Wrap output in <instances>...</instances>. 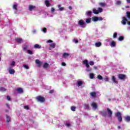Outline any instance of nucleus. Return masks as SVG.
<instances>
[{"label":"nucleus","mask_w":130,"mask_h":130,"mask_svg":"<svg viewBox=\"0 0 130 130\" xmlns=\"http://www.w3.org/2000/svg\"><path fill=\"white\" fill-rule=\"evenodd\" d=\"M116 117H117L118 121L121 122L122 121V117L121 116V113L120 112H117L115 114Z\"/></svg>","instance_id":"f257e3e1"},{"label":"nucleus","mask_w":130,"mask_h":130,"mask_svg":"<svg viewBox=\"0 0 130 130\" xmlns=\"http://www.w3.org/2000/svg\"><path fill=\"white\" fill-rule=\"evenodd\" d=\"M36 100L38 101L39 102H41L42 103H43V102H45V99L44 97L42 96H38L36 98Z\"/></svg>","instance_id":"f03ea898"},{"label":"nucleus","mask_w":130,"mask_h":130,"mask_svg":"<svg viewBox=\"0 0 130 130\" xmlns=\"http://www.w3.org/2000/svg\"><path fill=\"white\" fill-rule=\"evenodd\" d=\"M28 10L30 12H32L33 10H36V6L30 5L28 7Z\"/></svg>","instance_id":"7ed1b4c3"},{"label":"nucleus","mask_w":130,"mask_h":130,"mask_svg":"<svg viewBox=\"0 0 130 130\" xmlns=\"http://www.w3.org/2000/svg\"><path fill=\"white\" fill-rule=\"evenodd\" d=\"M77 83L78 87H81V86H83L84 87V86H85V83L82 81H78Z\"/></svg>","instance_id":"20e7f679"},{"label":"nucleus","mask_w":130,"mask_h":130,"mask_svg":"<svg viewBox=\"0 0 130 130\" xmlns=\"http://www.w3.org/2000/svg\"><path fill=\"white\" fill-rule=\"evenodd\" d=\"M85 24L86 23L83 19H80L78 22V25H79V26H84Z\"/></svg>","instance_id":"39448f33"},{"label":"nucleus","mask_w":130,"mask_h":130,"mask_svg":"<svg viewBox=\"0 0 130 130\" xmlns=\"http://www.w3.org/2000/svg\"><path fill=\"white\" fill-rule=\"evenodd\" d=\"M118 77L120 80H124V79L126 78V76L124 74H119Z\"/></svg>","instance_id":"423d86ee"},{"label":"nucleus","mask_w":130,"mask_h":130,"mask_svg":"<svg viewBox=\"0 0 130 130\" xmlns=\"http://www.w3.org/2000/svg\"><path fill=\"white\" fill-rule=\"evenodd\" d=\"M83 64H85L86 68H87V69H89V68H90V65L89 64V63H88V60H84L83 62H82Z\"/></svg>","instance_id":"0eeeda50"},{"label":"nucleus","mask_w":130,"mask_h":130,"mask_svg":"<svg viewBox=\"0 0 130 130\" xmlns=\"http://www.w3.org/2000/svg\"><path fill=\"white\" fill-rule=\"evenodd\" d=\"M107 111L109 114L108 116V117H111L112 116V111H111V110H110V109L109 108H107Z\"/></svg>","instance_id":"6e6552de"},{"label":"nucleus","mask_w":130,"mask_h":130,"mask_svg":"<svg viewBox=\"0 0 130 130\" xmlns=\"http://www.w3.org/2000/svg\"><path fill=\"white\" fill-rule=\"evenodd\" d=\"M126 22H127V19H126L125 17H123L122 20L121 21V23L123 25H125L126 24Z\"/></svg>","instance_id":"1a4fd4ad"},{"label":"nucleus","mask_w":130,"mask_h":130,"mask_svg":"<svg viewBox=\"0 0 130 130\" xmlns=\"http://www.w3.org/2000/svg\"><path fill=\"white\" fill-rule=\"evenodd\" d=\"M9 73L10 75H14V74L16 73V71H15V70L10 68L9 70Z\"/></svg>","instance_id":"9d476101"},{"label":"nucleus","mask_w":130,"mask_h":130,"mask_svg":"<svg viewBox=\"0 0 130 130\" xmlns=\"http://www.w3.org/2000/svg\"><path fill=\"white\" fill-rule=\"evenodd\" d=\"M112 80L113 83H115V84H118V82L116 81V78H115V76H113L112 77Z\"/></svg>","instance_id":"9b49d317"},{"label":"nucleus","mask_w":130,"mask_h":130,"mask_svg":"<svg viewBox=\"0 0 130 130\" xmlns=\"http://www.w3.org/2000/svg\"><path fill=\"white\" fill-rule=\"evenodd\" d=\"M110 45L111 47H115V46H116V43H115L114 41H112Z\"/></svg>","instance_id":"f8f14e48"},{"label":"nucleus","mask_w":130,"mask_h":130,"mask_svg":"<svg viewBox=\"0 0 130 130\" xmlns=\"http://www.w3.org/2000/svg\"><path fill=\"white\" fill-rule=\"evenodd\" d=\"M45 4L47 8H48V7H50L51 6L50 3H49V1L48 0L45 1Z\"/></svg>","instance_id":"ddd939ff"},{"label":"nucleus","mask_w":130,"mask_h":130,"mask_svg":"<svg viewBox=\"0 0 130 130\" xmlns=\"http://www.w3.org/2000/svg\"><path fill=\"white\" fill-rule=\"evenodd\" d=\"M36 63L38 64V68H40V67H41V61H40V60H39V59L36 60Z\"/></svg>","instance_id":"4468645a"},{"label":"nucleus","mask_w":130,"mask_h":130,"mask_svg":"<svg viewBox=\"0 0 130 130\" xmlns=\"http://www.w3.org/2000/svg\"><path fill=\"white\" fill-rule=\"evenodd\" d=\"M124 120L125 121H126V122H129L130 121V116H126L124 117Z\"/></svg>","instance_id":"2eb2a0df"},{"label":"nucleus","mask_w":130,"mask_h":130,"mask_svg":"<svg viewBox=\"0 0 130 130\" xmlns=\"http://www.w3.org/2000/svg\"><path fill=\"white\" fill-rule=\"evenodd\" d=\"M101 114L102 116H104L105 117H106V116H107V112L106 111H102L101 112Z\"/></svg>","instance_id":"dca6fc26"},{"label":"nucleus","mask_w":130,"mask_h":130,"mask_svg":"<svg viewBox=\"0 0 130 130\" xmlns=\"http://www.w3.org/2000/svg\"><path fill=\"white\" fill-rule=\"evenodd\" d=\"M102 45V43L100 42H97L95 43V47H100Z\"/></svg>","instance_id":"f3484780"},{"label":"nucleus","mask_w":130,"mask_h":130,"mask_svg":"<svg viewBox=\"0 0 130 130\" xmlns=\"http://www.w3.org/2000/svg\"><path fill=\"white\" fill-rule=\"evenodd\" d=\"M91 106L94 109H97V108H98V106H97V104H96V103H92L91 104Z\"/></svg>","instance_id":"a211bd4d"},{"label":"nucleus","mask_w":130,"mask_h":130,"mask_svg":"<svg viewBox=\"0 0 130 130\" xmlns=\"http://www.w3.org/2000/svg\"><path fill=\"white\" fill-rule=\"evenodd\" d=\"M93 22H97V21H99V17H93L92 18Z\"/></svg>","instance_id":"6ab92c4d"},{"label":"nucleus","mask_w":130,"mask_h":130,"mask_svg":"<svg viewBox=\"0 0 130 130\" xmlns=\"http://www.w3.org/2000/svg\"><path fill=\"white\" fill-rule=\"evenodd\" d=\"M15 41H16L17 43H22V41H23V39L21 38H17L15 39Z\"/></svg>","instance_id":"aec40b11"},{"label":"nucleus","mask_w":130,"mask_h":130,"mask_svg":"<svg viewBox=\"0 0 130 130\" xmlns=\"http://www.w3.org/2000/svg\"><path fill=\"white\" fill-rule=\"evenodd\" d=\"M90 95L91 96V97H96V95H97V93L95 92H90Z\"/></svg>","instance_id":"412c9836"},{"label":"nucleus","mask_w":130,"mask_h":130,"mask_svg":"<svg viewBox=\"0 0 130 130\" xmlns=\"http://www.w3.org/2000/svg\"><path fill=\"white\" fill-rule=\"evenodd\" d=\"M62 56L64 58H67V57H69V56H70V54L65 52L63 54Z\"/></svg>","instance_id":"4be33fe9"},{"label":"nucleus","mask_w":130,"mask_h":130,"mask_svg":"<svg viewBox=\"0 0 130 130\" xmlns=\"http://www.w3.org/2000/svg\"><path fill=\"white\" fill-rule=\"evenodd\" d=\"M34 48L40 49H41V46H40L39 44H36L34 46Z\"/></svg>","instance_id":"5701e85b"},{"label":"nucleus","mask_w":130,"mask_h":130,"mask_svg":"<svg viewBox=\"0 0 130 130\" xmlns=\"http://www.w3.org/2000/svg\"><path fill=\"white\" fill-rule=\"evenodd\" d=\"M6 116L7 122H10L11 121V118L8 115H6Z\"/></svg>","instance_id":"b1692460"},{"label":"nucleus","mask_w":130,"mask_h":130,"mask_svg":"<svg viewBox=\"0 0 130 130\" xmlns=\"http://www.w3.org/2000/svg\"><path fill=\"white\" fill-rule=\"evenodd\" d=\"M126 17L128 20H130V12H126Z\"/></svg>","instance_id":"393cba45"},{"label":"nucleus","mask_w":130,"mask_h":130,"mask_svg":"<svg viewBox=\"0 0 130 130\" xmlns=\"http://www.w3.org/2000/svg\"><path fill=\"white\" fill-rule=\"evenodd\" d=\"M17 92H19V93H20V94H22V93H23V89L21 88H17Z\"/></svg>","instance_id":"a878e982"},{"label":"nucleus","mask_w":130,"mask_h":130,"mask_svg":"<svg viewBox=\"0 0 130 130\" xmlns=\"http://www.w3.org/2000/svg\"><path fill=\"white\" fill-rule=\"evenodd\" d=\"M58 8L59 9V11H63L64 10V8L61 7V5H58Z\"/></svg>","instance_id":"bb28decb"},{"label":"nucleus","mask_w":130,"mask_h":130,"mask_svg":"<svg viewBox=\"0 0 130 130\" xmlns=\"http://www.w3.org/2000/svg\"><path fill=\"white\" fill-rule=\"evenodd\" d=\"M85 22L87 24H90V23H91V18H88L86 19L85 20Z\"/></svg>","instance_id":"cd10ccee"},{"label":"nucleus","mask_w":130,"mask_h":130,"mask_svg":"<svg viewBox=\"0 0 130 130\" xmlns=\"http://www.w3.org/2000/svg\"><path fill=\"white\" fill-rule=\"evenodd\" d=\"M124 39V37L123 36H120L118 39V41H122V40H123Z\"/></svg>","instance_id":"c85d7f7f"},{"label":"nucleus","mask_w":130,"mask_h":130,"mask_svg":"<svg viewBox=\"0 0 130 130\" xmlns=\"http://www.w3.org/2000/svg\"><path fill=\"white\" fill-rule=\"evenodd\" d=\"M48 66H49V64H48V63L45 62V63H44L43 67L44 69H47V68H48Z\"/></svg>","instance_id":"c756f323"},{"label":"nucleus","mask_w":130,"mask_h":130,"mask_svg":"<svg viewBox=\"0 0 130 130\" xmlns=\"http://www.w3.org/2000/svg\"><path fill=\"white\" fill-rule=\"evenodd\" d=\"M13 9L15 10V11H18V5H14L13 6Z\"/></svg>","instance_id":"7c9ffc66"},{"label":"nucleus","mask_w":130,"mask_h":130,"mask_svg":"<svg viewBox=\"0 0 130 130\" xmlns=\"http://www.w3.org/2000/svg\"><path fill=\"white\" fill-rule=\"evenodd\" d=\"M92 13H93V14H95V15H98V10H97L96 9H94L93 10V12H92Z\"/></svg>","instance_id":"2f4dec72"},{"label":"nucleus","mask_w":130,"mask_h":130,"mask_svg":"<svg viewBox=\"0 0 130 130\" xmlns=\"http://www.w3.org/2000/svg\"><path fill=\"white\" fill-rule=\"evenodd\" d=\"M98 13L99 14V13H102V12H103V9H102V8H99L98 9Z\"/></svg>","instance_id":"473e14b6"},{"label":"nucleus","mask_w":130,"mask_h":130,"mask_svg":"<svg viewBox=\"0 0 130 130\" xmlns=\"http://www.w3.org/2000/svg\"><path fill=\"white\" fill-rule=\"evenodd\" d=\"M99 5L100 7H105L106 6V4L104 3H100Z\"/></svg>","instance_id":"72a5a7b5"},{"label":"nucleus","mask_w":130,"mask_h":130,"mask_svg":"<svg viewBox=\"0 0 130 130\" xmlns=\"http://www.w3.org/2000/svg\"><path fill=\"white\" fill-rule=\"evenodd\" d=\"M94 74H93V73H90V74H89V77H90V79H94Z\"/></svg>","instance_id":"f704fd0d"},{"label":"nucleus","mask_w":130,"mask_h":130,"mask_svg":"<svg viewBox=\"0 0 130 130\" xmlns=\"http://www.w3.org/2000/svg\"><path fill=\"white\" fill-rule=\"evenodd\" d=\"M76 107L73 106L71 107V109L72 110V111H76Z\"/></svg>","instance_id":"c9c22d12"},{"label":"nucleus","mask_w":130,"mask_h":130,"mask_svg":"<svg viewBox=\"0 0 130 130\" xmlns=\"http://www.w3.org/2000/svg\"><path fill=\"white\" fill-rule=\"evenodd\" d=\"M50 47H51L52 48H55V44H51V45H50Z\"/></svg>","instance_id":"e433bc0d"},{"label":"nucleus","mask_w":130,"mask_h":130,"mask_svg":"<svg viewBox=\"0 0 130 130\" xmlns=\"http://www.w3.org/2000/svg\"><path fill=\"white\" fill-rule=\"evenodd\" d=\"M97 78L99 79V80H102L103 79V77H102V76L100 75H99L98 76H97Z\"/></svg>","instance_id":"4c0bfd02"},{"label":"nucleus","mask_w":130,"mask_h":130,"mask_svg":"<svg viewBox=\"0 0 130 130\" xmlns=\"http://www.w3.org/2000/svg\"><path fill=\"white\" fill-rule=\"evenodd\" d=\"M84 107L85 108H86V109H89V105L85 104Z\"/></svg>","instance_id":"58836bf2"},{"label":"nucleus","mask_w":130,"mask_h":130,"mask_svg":"<svg viewBox=\"0 0 130 130\" xmlns=\"http://www.w3.org/2000/svg\"><path fill=\"white\" fill-rule=\"evenodd\" d=\"M23 108H24V109H26V110H29L30 109L28 106H25L23 107Z\"/></svg>","instance_id":"ea45409f"},{"label":"nucleus","mask_w":130,"mask_h":130,"mask_svg":"<svg viewBox=\"0 0 130 130\" xmlns=\"http://www.w3.org/2000/svg\"><path fill=\"white\" fill-rule=\"evenodd\" d=\"M0 91L2 92H5V91H6V88L4 87H0Z\"/></svg>","instance_id":"a19ab883"},{"label":"nucleus","mask_w":130,"mask_h":130,"mask_svg":"<svg viewBox=\"0 0 130 130\" xmlns=\"http://www.w3.org/2000/svg\"><path fill=\"white\" fill-rule=\"evenodd\" d=\"M27 53H28V54H33V52H32V51L30 50H27Z\"/></svg>","instance_id":"79ce46f5"},{"label":"nucleus","mask_w":130,"mask_h":130,"mask_svg":"<svg viewBox=\"0 0 130 130\" xmlns=\"http://www.w3.org/2000/svg\"><path fill=\"white\" fill-rule=\"evenodd\" d=\"M94 63H95V62H94V61H89L90 66H94Z\"/></svg>","instance_id":"37998d69"},{"label":"nucleus","mask_w":130,"mask_h":130,"mask_svg":"<svg viewBox=\"0 0 130 130\" xmlns=\"http://www.w3.org/2000/svg\"><path fill=\"white\" fill-rule=\"evenodd\" d=\"M91 14H92V12H91V11L87 12L88 17H90L91 16Z\"/></svg>","instance_id":"c03bdc74"},{"label":"nucleus","mask_w":130,"mask_h":130,"mask_svg":"<svg viewBox=\"0 0 130 130\" xmlns=\"http://www.w3.org/2000/svg\"><path fill=\"white\" fill-rule=\"evenodd\" d=\"M116 5L119 6V5H121V2L120 1H118L116 2Z\"/></svg>","instance_id":"a18cd8bd"},{"label":"nucleus","mask_w":130,"mask_h":130,"mask_svg":"<svg viewBox=\"0 0 130 130\" xmlns=\"http://www.w3.org/2000/svg\"><path fill=\"white\" fill-rule=\"evenodd\" d=\"M23 67L26 70H29V67L26 64L23 65Z\"/></svg>","instance_id":"49530a36"},{"label":"nucleus","mask_w":130,"mask_h":130,"mask_svg":"<svg viewBox=\"0 0 130 130\" xmlns=\"http://www.w3.org/2000/svg\"><path fill=\"white\" fill-rule=\"evenodd\" d=\"M43 32H44V33H46V32H47V29L45 27L43 28Z\"/></svg>","instance_id":"de8ad7c7"},{"label":"nucleus","mask_w":130,"mask_h":130,"mask_svg":"<svg viewBox=\"0 0 130 130\" xmlns=\"http://www.w3.org/2000/svg\"><path fill=\"white\" fill-rule=\"evenodd\" d=\"M11 66H16V62H15V61H12V63L11 64Z\"/></svg>","instance_id":"09e8293b"},{"label":"nucleus","mask_w":130,"mask_h":130,"mask_svg":"<svg viewBox=\"0 0 130 130\" xmlns=\"http://www.w3.org/2000/svg\"><path fill=\"white\" fill-rule=\"evenodd\" d=\"M117 33L115 32V33L113 34V38H115L116 37H117Z\"/></svg>","instance_id":"8fccbe9b"},{"label":"nucleus","mask_w":130,"mask_h":130,"mask_svg":"<svg viewBox=\"0 0 130 130\" xmlns=\"http://www.w3.org/2000/svg\"><path fill=\"white\" fill-rule=\"evenodd\" d=\"M55 11V9H54V8L53 7L51 8V12H52V13H53Z\"/></svg>","instance_id":"3c124183"},{"label":"nucleus","mask_w":130,"mask_h":130,"mask_svg":"<svg viewBox=\"0 0 130 130\" xmlns=\"http://www.w3.org/2000/svg\"><path fill=\"white\" fill-rule=\"evenodd\" d=\"M52 42H53V41H52V40H49L47 41V43H52Z\"/></svg>","instance_id":"603ef678"},{"label":"nucleus","mask_w":130,"mask_h":130,"mask_svg":"<svg viewBox=\"0 0 130 130\" xmlns=\"http://www.w3.org/2000/svg\"><path fill=\"white\" fill-rule=\"evenodd\" d=\"M27 48H28V46L25 45L24 47H23V49L24 50H27Z\"/></svg>","instance_id":"864d4df0"},{"label":"nucleus","mask_w":130,"mask_h":130,"mask_svg":"<svg viewBox=\"0 0 130 130\" xmlns=\"http://www.w3.org/2000/svg\"><path fill=\"white\" fill-rule=\"evenodd\" d=\"M7 100H8L9 101H10V100H11V97L9 95H7Z\"/></svg>","instance_id":"5fc2aeb1"},{"label":"nucleus","mask_w":130,"mask_h":130,"mask_svg":"<svg viewBox=\"0 0 130 130\" xmlns=\"http://www.w3.org/2000/svg\"><path fill=\"white\" fill-rule=\"evenodd\" d=\"M86 72H91V71H92V70L90 68H88L86 70Z\"/></svg>","instance_id":"6e6d98bb"},{"label":"nucleus","mask_w":130,"mask_h":130,"mask_svg":"<svg viewBox=\"0 0 130 130\" xmlns=\"http://www.w3.org/2000/svg\"><path fill=\"white\" fill-rule=\"evenodd\" d=\"M73 40L75 43H79V41H78L77 40L74 39Z\"/></svg>","instance_id":"4d7b16f0"},{"label":"nucleus","mask_w":130,"mask_h":130,"mask_svg":"<svg viewBox=\"0 0 130 130\" xmlns=\"http://www.w3.org/2000/svg\"><path fill=\"white\" fill-rule=\"evenodd\" d=\"M61 65H62L63 67H66V66H67V64H66L65 62H62Z\"/></svg>","instance_id":"13d9d810"},{"label":"nucleus","mask_w":130,"mask_h":130,"mask_svg":"<svg viewBox=\"0 0 130 130\" xmlns=\"http://www.w3.org/2000/svg\"><path fill=\"white\" fill-rule=\"evenodd\" d=\"M54 92V90H50L49 91L50 94H52Z\"/></svg>","instance_id":"bf43d9fd"},{"label":"nucleus","mask_w":130,"mask_h":130,"mask_svg":"<svg viewBox=\"0 0 130 130\" xmlns=\"http://www.w3.org/2000/svg\"><path fill=\"white\" fill-rule=\"evenodd\" d=\"M103 18L102 17H99V21H103Z\"/></svg>","instance_id":"052dcab7"},{"label":"nucleus","mask_w":130,"mask_h":130,"mask_svg":"<svg viewBox=\"0 0 130 130\" xmlns=\"http://www.w3.org/2000/svg\"><path fill=\"white\" fill-rule=\"evenodd\" d=\"M105 80H106L107 82H108L109 81V79L108 78H105Z\"/></svg>","instance_id":"680f3d73"},{"label":"nucleus","mask_w":130,"mask_h":130,"mask_svg":"<svg viewBox=\"0 0 130 130\" xmlns=\"http://www.w3.org/2000/svg\"><path fill=\"white\" fill-rule=\"evenodd\" d=\"M66 125H67V126H71V124H70V123H67V124H66Z\"/></svg>","instance_id":"e2e57ef3"},{"label":"nucleus","mask_w":130,"mask_h":130,"mask_svg":"<svg viewBox=\"0 0 130 130\" xmlns=\"http://www.w3.org/2000/svg\"><path fill=\"white\" fill-rule=\"evenodd\" d=\"M93 69H94V70H97V67H96V66H94V67H93Z\"/></svg>","instance_id":"0e129e2a"},{"label":"nucleus","mask_w":130,"mask_h":130,"mask_svg":"<svg viewBox=\"0 0 130 130\" xmlns=\"http://www.w3.org/2000/svg\"><path fill=\"white\" fill-rule=\"evenodd\" d=\"M126 9H128L129 8V6H127L125 7Z\"/></svg>","instance_id":"69168bd1"},{"label":"nucleus","mask_w":130,"mask_h":130,"mask_svg":"<svg viewBox=\"0 0 130 130\" xmlns=\"http://www.w3.org/2000/svg\"><path fill=\"white\" fill-rule=\"evenodd\" d=\"M118 128L119 129L120 128H121V127L120 126H118Z\"/></svg>","instance_id":"338daca9"},{"label":"nucleus","mask_w":130,"mask_h":130,"mask_svg":"<svg viewBox=\"0 0 130 130\" xmlns=\"http://www.w3.org/2000/svg\"><path fill=\"white\" fill-rule=\"evenodd\" d=\"M127 24L128 25H130V21H128Z\"/></svg>","instance_id":"774afa93"}]
</instances>
